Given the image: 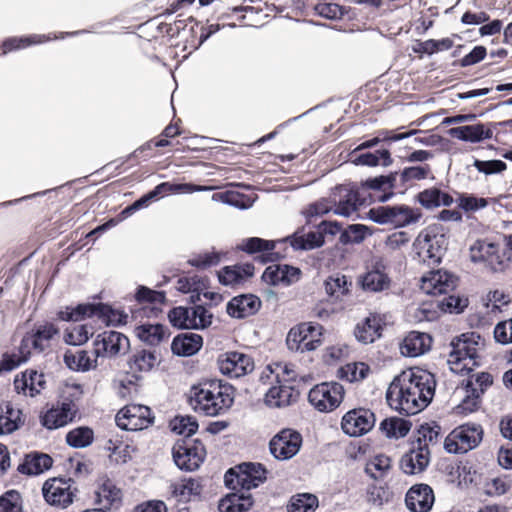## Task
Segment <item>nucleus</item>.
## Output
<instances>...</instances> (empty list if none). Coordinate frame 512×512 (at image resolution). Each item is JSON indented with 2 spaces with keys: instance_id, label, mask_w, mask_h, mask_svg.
Returning <instances> with one entry per match:
<instances>
[{
  "instance_id": "obj_1",
  "label": "nucleus",
  "mask_w": 512,
  "mask_h": 512,
  "mask_svg": "<svg viewBox=\"0 0 512 512\" xmlns=\"http://www.w3.org/2000/svg\"><path fill=\"white\" fill-rule=\"evenodd\" d=\"M434 376L410 368L396 376L386 391L388 405L402 415H415L425 409L435 394Z\"/></svg>"
},
{
  "instance_id": "obj_2",
  "label": "nucleus",
  "mask_w": 512,
  "mask_h": 512,
  "mask_svg": "<svg viewBox=\"0 0 512 512\" xmlns=\"http://www.w3.org/2000/svg\"><path fill=\"white\" fill-rule=\"evenodd\" d=\"M233 402L234 388L217 379L193 386L189 396V403L196 412L212 417L225 413Z\"/></svg>"
},
{
  "instance_id": "obj_3",
  "label": "nucleus",
  "mask_w": 512,
  "mask_h": 512,
  "mask_svg": "<svg viewBox=\"0 0 512 512\" xmlns=\"http://www.w3.org/2000/svg\"><path fill=\"white\" fill-rule=\"evenodd\" d=\"M451 351L448 356V364L453 372H459L463 369L471 371L472 368H467V364L460 365L469 360L472 362V366H479L478 350L484 347V339L477 332H466L455 337L451 343Z\"/></svg>"
},
{
  "instance_id": "obj_4",
  "label": "nucleus",
  "mask_w": 512,
  "mask_h": 512,
  "mask_svg": "<svg viewBox=\"0 0 512 512\" xmlns=\"http://www.w3.org/2000/svg\"><path fill=\"white\" fill-rule=\"evenodd\" d=\"M483 438L479 424H463L455 428L445 439L444 448L448 453L464 454L476 448Z\"/></svg>"
},
{
  "instance_id": "obj_5",
  "label": "nucleus",
  "mask_w": 512,
  "mask_h": 512,
  "mask_svg": "<svg viewBox=\"0 0 512 512\" xmlns=\"http://www.w3.org/2000/svg\"><path fill=\"white\" fill-rule=\"evenodd\" d=\"M172 456L180 470L192 472L203 463L205 449L199 440H179L172 448Z\"/></svg>"
},
{
  "instance_id": "obj_6",
  "label": "nucleus",
  "mask_w": 512,
  "mask_h": 512,
  "mask_svg": "<svg viewBox=\"0 0 512 512\" xmlns=\"http://www.w3.org/2000/svg\"><path fill=\"white\" fill-rule=\"evenodd\" d=\"M344 387L338 382H323L315 385L308 393V400L320 412L336 409L344 398Z\"/></svg>"
},
{
  "instance_id": "obj_7",
  "label": "nucleus",
  "mask_w": 512,
  "mask_h": 512,
  "mask_svg": "<svg viewBox=\"0 0 512 512\" xmlns=\"http://www.w3.org/2000/svg\"><path fill=\"white\" fill-rule=\"evenodd\" d=\"M73 484L71 478L54 477L46 480L42 486L44 500L50 506L67 508L74 501L76 489L72 488Z\"/></svg>"
},
{
  "instance_id": "obj_8",
  "label": "nucleus",
  "mask_w": 512,
  "mask_h": 512,
  "mask_svg": "<svg viewBox=\"0 0 512 512\" xmlns=\"http://www.w3.org/2000/svg\"><path fill=\"white\" fill-rule=\"evenodd\" d=\"M93 346V354L96 357L113 358L125 354L129 350L130 342L123 333L107 330L96 336Z\"/></svg>"
},
{
  "instance_id": "obj_9",
  "label": "nucleus",
  "mask_w": 512,
  "mask_h": 512,
  "mask_svg": "<svg viewBox=\"0 0 512 512\" xmlns=\"http://www.w3.org/2000/svg\"><path fill=\"white\" fill-rule=\"evenodd\" d=\"M116 425L126 431L148 428L154 422L151 409L144 405L131 404L122 408L116 415Z\"/></svg>"
},
{
  "instance_id": "obj_10",
  "label": "nucleus",
  "mask_w": 512,
  "mask_h": 512,
  "mask_svg": "<svg viewBox=\"0 0 512 512\" xmlns=\"http://www.w3.org/2000/svg\"><path fill=\"white\" fill-rule=\"evenodd\" d=\"M301 434L293 429H282L274 435L269 442V451L280 461L293 458L302 446Z\"/></svg>"
},
{
  "instance_id": "obj_11",
  "label": "nucleus",
  "mask_w": 512,
  "mask_h": 512,
  "mask_svg": "<svg viewBox=\"0 0 512 512\" xmlns=\"http://www.w3.org/2000/svg\"><path fill=\"white\" fill-rule=\"evenodd\" d=\"M374 413L365 408L348 411L341 421V427L345 434L358 437L368 433L375 425Z\"/></svg>"
},
{
  "instance_id": "obj_12",
  "label": "nucleus",
  "mask_w": 512,
  "mask_h": 512,
  "mask_svg": "<svg viewBox=\"0 0 512 512\" xmlns=\"http://www.w3.org/2000/svg\"><path fill=\"white\" fill-rule=\"evenodd\" d=\"M218 366L222 374L231 378H239L253 371L254 361L247 354L230 351L218 359Z\"/></svg>"
},
{
  "instance_id": "obj_13",
  "label": "nucleus",
  "mask_w": 512,
  "mask_h": 512,
  "mask_svg": "<svg viewBox=\"0 0 512 512\" xmlns=\"http://www.w3.org/2000/svg\"><path fill=\"white\" fill-rule=\"evenodd\" d=\"M277 243V241L273 240L249 237L243 239L237 246V249L246 252L247 254L262 253L257 257V260L262 264L274 263L284 257L279 251H275Z\"/></svg>"
},
{
  "instance_id": "obj_14",
  "label": "nucleus",
  "mask_w": 512,
  "mask_h": 512,
  "mask_svg": "<svg viewBox=\"0 0 512 512\" xmlns=\"http://www.w3.org/2000/svg\"><path fill=\"white\" fill-rule=\"evenodd\" d=\"M77 411L76 404L72 400L65 399L40 416L41 424L49 430L61 428L74 420Z\"/></svg>"
},
{
  "instance_id": "obj_15",
  "label": "nucleus",
  "mask_w": 512,
  "mask_h": 512,
  "mask_svg": "<svg viewBox=\"0 0 512 512\" xmlns=\"http://www.w3.org/2000/svg\"><path fill=\"white\" fill-rule=\"evenodd\" d=\"M332 203H334V214L349 217L363 204L359 192L345 185L336 186L332 192Z\"/></svg>"
},
{
  "instance_id": "obj_16",
  "label": "nucleus",
  "mask_w": 512,
  "mask_h": 512,
  "mask_svg": "<svg viewBox=\"0 0 512 512\" xmlns=\"http://www.w3.org/2000/svg\"><path fill=\"white\" fill-rule=\"evenodd\" d=\"M421 250L425 252L424 261L428 265H438L447 249V239L444 234L435 233L434 230L428 229L419 235Z\"/></svg>"
},
{
  "instance_id": "obj_17",
  "label": "nucleus",
  "mask_w": 512,
  "mask_h": 512,
  "mask_svg": "<svg viewBox=\"0 0 512 512\" xmlns=\"http://www.w3.org/2000/svg\"><path fill=\"white\" fill-rule=\"evenodd\" d=\"M87 32V30H77L72 32H61L59 35L54 34L53 36H51V34H32L22 37H10L4 40L2 43L3 53L7 54L13 50L23 49L31 45L42 44L54 39H64L66 37L78 36Z\"/></svg>"
},
{
  "instance_id": "obj_18",
  "label": "nucleus",
  "mask_w": 512,
  "mask_h": 512,
  "mask_svg": "<svg viewBox=\"0 0 512 512\" xmlns=\"http://www.w3.org/2000/svg\"><path fill=\"white\" fill-rule=\"evenodd\" d=\"M434 502V492L428 484L413 485L405 496L406 507L411 512H429Z\"/></svg>"
},
{
  "instance_id": "obj_19",
  "label": "nucleus",
  "mask_w": 512,
  "mask_h": 512,
  "mask_svg": "<svg viewBox=\"0 0 512 512\" xmlns=\"http://www.w3.org/2000/svg\"><path fill=\"white\" fill-rule=\"evenodd\" d=\"M13 385L18 394L35 397L45 389V375L37 370L27 369L16 375Z\"/></svg>"
},
{
  "instance_id": "obj_20",
  "label": "nucleus",
  "mask_w": 512,
  "mask_h": 512,
  "mask_svg": "<svg viewBox=\"0 0 512 512\" xmlns=\"http://www.w3.org/2000/svg\"><path fill=\"white\" fill-rule=\"evenodd\" d=\"M429 463V448L418 447L412 443L411 449L401 457L400 468L407 475H416L425 471Z\"/></svg>"
},
{
  "instance_id": "obj_21",
  "label": "nucleus",
  "mask_w": 512,
  "mask_h": 512,
  "mask_svg": "<svg viewBox=\"0 0 512 512\" xmlns=\"http://www.w3.org/2000/svg\"><path fill=\"white\" fill-rule=\"evenodd\" d=\"M261 308V300L254 294H242L233 297L226 306L229 316L243 319L255 315Z\"/></svg>"
},
{
  "instance_id": "obj_22",
  "label": "nucleus",
  "mask_w": 512,
  "mask_h": 512,
  "mask_svg": "<svg viewBox=\"0 0 512 512\" xmlns=\"http://www.w3.org/2000/svg\"><path fill=\"white\" fill-rule=\"evenodd\" d=\"M242 490L249 491L263 484L267 479V470L261 463L244 462L238 465Z\"/></svg>"
},
{
  "instance_id": "obj_23",
  "label": "nucleus",
  "mask_w": 512,
  "mask_h": 512,
  "mask_svg": "<svg viewBox=\"0 0 512 512\" xmlns=\"http://www.w3.org/2000/svg\"><path fill=\"white\" fill-rule=\"evenodd\" d=\"M280 243V241H278ZM281 242H289L295 251H308L324 245L322 232L310 231L304 233V229H298L292 235L287 236Z\"/></svg>"
},
{
  "instance_id": "obj_24",
  "label": "nucleus",
  "mask_w": 512,
  "mask_h": 512,
  "mask_svg": "<svg viewBox=\"0 0 512 512\" xmlns=\"http://www.w3.org/2000/svg\"><path fill=\"white\" fill-rule=\"evenodd\" d=\"M254 266L250 263L225 266L217 272L218 281L229 287H236L252 277Z\"/></svg>"
},
{
  "instance_id": "obj_25",
  "label": "nucleus",
  "mask_w": 512,
  "mask_h": 512,
  "mask_svg": "<svg viewBox=\"0 0 512 512\" xmlns=\"http://www.w3.org/2000/svg\"><path fill=\"white\" fill-rule=\"evenodd\" d=\"M278 385L272 386L265 395V402L271 407H284L291 404L298 396L291 384L283 383L280 380V374L276 373Z\"/></svg>"
},
{
  "instance_id": "obj_26",
  "label": "nucleus",
  "mask_w": 512,
  "mask_h": 512,
  "mask_svg": "<svg viewBox=\"0 0 512 512\" xmlns=\"http://www.w3.org/2000/svg\"><path fill=\"white\" fill-rule=\"evenodd\" d=\"M203 345L201 335L184 332L175 336L171 343V351L174 355L180 357H189L195 355Z\"/></svg>"
},
{
  "instance_id": "obj_27",
  "label": "nucleus",
  "mask_w": 512,
  "mask_h": 512,
  "mask_svg": "<svg viewBox=\"0 0 512 512\" xmlns=\"http://www.w3.org/2000/svg\"><path fill=\"white\" fill-rule=\"evenodd\" d=\"M431 343L432 338L429 334L411 331L402 342L401 353L407 357H418L430 349Z\"/></svg>"
},
{
  "instance_id": "obj_28",
  "label": "nucleus",
  "mask_w": 512,
  "mask_h": 512,
  "mask_svg": "<svg viewBox=\"0 0 512 512\" xmlns=\"http://www.w3.org/2000/svg\"><path fill=\"white\" fill-rule=\"evenodd\" d=\"M311 324H302L298 328H292L287 336L286 342L290 350L313 351L321 343V339H308Z\"/></svg>"
},
{
  "instance_id": "obj_29",
  "label": "nucleus",
  "mask_w": 512,
  "mask_h": 512,
  "mask_svg": "<svg viewBox=\"0 0 512 512\" xmlns=\"http://www.w3.org/2000/svg\"><path fill=\"white\" fill-rule=\"evenodd\" d=\"M53 465V459L46 453L31 452L27 454L22 463L17 467V471L25 475H39L49 470Z\"/></svg>"
},
{
  "instance_id": "obj_30",
  "label": "nucleus",
  "mask_w": 512,
  "mask_h": 512,
  "mask_svg": "<svg viewBox=\"0 0 512 512\" xmlns=\"http://www.w3.org/2000/svg\"><path fill=\"white\" fill-rule=\"evenodd\" d=\"M449 135L461 141L477 143L492 137V130L486 128L484 124L465 125L451 128Z\"/></svg>"
},
{
  "instance_id": "obj_31",
  "label": "nucleus",
  "mask_w": 512,
  "mask_h": 512,
  "mask_svg": "<svg viewBox=\"0 0 512 512\" xmlns=\"http://www.w3.org/2000/svg\"><path fill=\"white\" fill-rule=\"evenodd\" d=\"M32 339V349L38 353L44 352L50 346V341L59 334V328L52 322H44L35 325L31 332H28Z\"/></svg>"
},
{
  "instance_id": "obj_32",
  "label": "nucleus",
  "mask_w": 512,
  "mask_h": 512,
  "mask_svg": "<svg viewBox=\"0 0 512 512\" xmlns=\"http://www.w3.org/2000/svg\"><path fill=\"white\" fill-rule=\"evenodd\" d=\"M388 223L395 227H405L419 220L421 213L407 205H386Z\"/></svg>"
},
{
  "instance_id": "obj_33",
  "label": "nucleus",
  "mask_w": 512,
  "mask_h": 512,
  "mask_svg": "<svg viewBox=\"0 0 512 512\" xmlns=\"http://www.w3.org/2000/svg\"><path fill=\"white\" fill-rule=\"evenodd\" d=\"M254 500L247 492H234L220 499L218 510L220 512H247L252 508Z\"/></svg>"
},
{
  "instance_id": "obj_34",
  "label": "nucleus",
  "mask_w": 512,
  "mask_h": 512,
  "mask_svg": "<svg viewBox=\"0 0 512 512\" xmlns=\"http://www.w3.org/2000/svg\"><path fill=\"white\" fill-rule=\"evenodd\" d=\"M21 414V410L15 409L10 402H2L0 404V435L16 431L22 424Z\"/></svg>"
},
{
  "instance_id": "obj_35",
  "label": "nucleus",
  "mask_w": 512,
  "mask_h": 512,
  "mask_svg": "<svg viewBox=\"0 0 512 512\" xmlns=\"http://www.w3.org/2000/svg\"><path fill=\"white\" fill-rule=\"evenodd\" d=\"M98 358L93 353L89 355L86 350L67 351L64 354V363L71 370L86 372L97 367Z\"/></svg>"
},
{
  "instance_id": "obj_36",
  "label": "nucleus",
  "mask_w": 512,
  "mask_h": 512,
  "mask_svg": "<svg viewBox=\"0 0 512 512\" xmlns=\"http://www.w3.org/2000/svg\"><path fill=\"white\" fill-rule=\"evenodd\" d=\"M121 495V490L111 480L106 479L96 492V502L107 511L120 505Z\"/></svg>"
},
{
  "instance_id": "obj_37",
  "label": "nucleus",
  "mask_w": 512,
  "mask_h": 512,
  "mask_svg": "<svg viewBox=\"0 0 512 512\" xmlns=\"http://www.w3.org/2000/svg\"><path fill=\"white\" fill-rule=\"evenodd\" d=\"M363 290L370 292H381L390 287L391 279L384 271L376 265L372 270L366 272L360 280Z\"/></svg>"
},
{
  "instance_id": "obj_38",
  "label": "nucleus",
  "mask_w": 512,
  "mask_h": 512,
  "mask_svg": "<svg viewBox=\"0 0 512 512\" xmlns=\"http://www.w3.org/2000/svg\"><path fill=\"white\" fill-rule=\"evenodd\" d=\"M98 303H81L75 307L66 306L57 312V318L65 322H79L86 317L97 316Z\"/></svg>"
},
{
  "instance_id": "obj_39",
  "label": "nucleus",
  "mask_w": 512,
  "mask_h": 512,
  "mask_svg": "<svg viewBox=\"0 0 512 512\" xmlns=\"http://www.w3.org/2000/svg\"><path fill=\"white\" fill-rule=\"evenodd\" d=\"M380 330L379 320L375 316H371L367 317L362 323L357 324L354 335L359 342L368 344L381 336Z\"/></svg>"
},
{
  "instance_id": "obj_40",
  "label": "nucleus",
  "mask_w": 512,
  "mask_h": 512,
  "mask_svg": "<svg viewBox=\"0 0 512 512\" xmlns=\"http://www.w3.org/2000/svg\"><path fill=\"white\" fill-rule=\"evenodd\" d=\"M390 151L388 149H380L375 152H365L356 155L352 159V163L357 166L375 167L381 163L382 166L388 167L392 164Z\"/></svg>"
},
{
  "instance_id": "obj_41",
  "label": "nucleus",
  "mask_w": 512,
  "mask_h": 512,
  "mask_svg": "<svg viewBox=\"0 0 512 512\" xmlns=\"http://www.w3.org/2000/svg\"><path fill=\"white\" fill-rule=\"evenodd\" d=\"M170 490L172 496L178 502H188L192 496H197L201 493V486L197 481L189 478L172 483L170 485Z\"/></svg>"
},
{
  "instance_id": "obj_42",
  "label": "nucleus",
  "mask_w": 512,
  "mask_h": 512,
  "mask_svg": "<svg viewBox=\"0 0 512 512\" xmlns=\"http://www.w3.org/2000/svg\"><path fill=\"white\" fill-rule=\"evenodd\" d=\"M411 426L412 423L409 420L398 417H390L384 419L380 423V430L388 438L399 439L405 437L409 433Z\"/></svg>"
},
{
  "instance_id": "obj_43",
  "label": "nucleus",
  "mask_w": 512,
  "mask_h": 512,
  "mask_svg": "<svg viewBox=\"0 0 512 512\" xmlns=\"http://www.w3.org/2000/svg\"><path fill=\"white\" fill-rule=\"evenodd\" d=\"M155 352L149 350H139L135 352L128 360V365L133 373L136 372H149L156 364Z\"/></svg>"
},
{
  "instance_id": "obj_44",
  "label": "nucleus",
  "mask_w": 512,
  "mask_h": 512,
  "mask_svg": "<svg viewBox=\"0 0 512 512\" xmlns=\"http://www.w3.org/2000/svg\"><path fill=\"white\" fill-rule=\"evenodd\" d=\"M351 285L352 283L348 281V278L341 274L331 275L324 282L326 294L335 300L346 295Z\"/></svg>"
},
{
  "instance_id": "obj_45",
  "label": "nucleus",
  "mask_w": 512,
  "mask_h": 512,
  "mask_svg": "<svg viewBox=\"0 0 512 512\" xmlns=\"http://www.w3.org/2000/svg\"><path fill=\"white\" fill-rule=\"evenodd\" d=\"M138 338L151 346H156L165 337V327L162 324H142L136 328Z\"/></svg>"
},
{
  "instance_id": "obj_46",
  "label": "nucleus",
  "mask_w": 512,
  "mask_h": 512,
  "mask_svg": "<svg viewBox=\"0 0 512 512\" xmlns=\"http://www.w3.org/2000/svg\"><path fill=\"white\" fill-rule=\"evenodd\" d=\"M465 391L466 396L456 407V409L457 413L467 415L478 410L480 406L481 395H479L478 389L474 386L472 379H468L466 381Z\"/></svg>"
},
{
  "instance_id": "obj_47",
  "label": "nucleus",
  "mask_w": 512,
  "mask_h": 512,
  "mask_svg": "<svg viewBox=\"0 0 512 512\" xmlns=\"http://www.w3.org/2000/svg\"><path fill=\"white\" fill-rule=\"evenodd\" d=\"M391 469L390 457L379 454L370 459L365 466V473L373 480L384 478Z\"/></svg>"
},
{
  "instance_id": "obj_48",
  "label": "nucleus",
  "mask_w": 512,
  "mask_h": 512,
  "mask_svg": "<svg viewBox=\"0 0 512 512\" xmlns=\"http://www.w3.org/2000/svg\"><path fill=\"white\" fill-rule=\"evenodd\" d=\"M191 312V307H174L168 313L169 322L178 329L193 330L196 322L192 319Z\"/></svg>"
},
{
  "instance_id": "obj_49",
  "label": "nucleus",
  "mask_w": 512,
  "mask_h": 512,
  "mask_svg": "<svg viewBox=\"0 0 512 512\" xmlns=\"http://www.w3.org/2000/svg\"><path fill=\"white\" fill-rule=\"evenodd\" d=\"M371 235V230L364 224H351L340 233L339 242L343 245L352 243L359 244Z\"/></svg>"
},
{
  "instance_id": "obj_50",
  "label": "nucleus",
  "mask_w": 512,
  "mask_h": 512,
  "mask_svg": "<svg viewBox=\"0 0 512 512\" xmlns=\"http://www.w3.org/2000/svg\"><path fill=\"white\" fill-rule=\"evenodd\" d=\"M318 507V498L309 493L292 496L287 504V512H314Z\"/></svg>"
},
{
  "instance_id": "obj_51",
  "label": "nucleus",
  "mask_w": 512,
  "mask_h": 512,
  "mask_svg": "<svg viewBox=\"0 0 512 512\" xmlns=\"http://www.w3.org/2000/svg\"><path fill=\"white\" fill-rule=\"evenodd\" d=\"M93 439V430L86 426L77 427L66 435L67 444L73 448H85L93 442Z\"/></svg>"
},
{
  "instance_id": "obj_52",
  "label": "nucleus",
  "mask_w": 512,
  "mask_h": 512,
  "mask_svg": "<svg viewBox=\"0 0 512 512\" xmlns=\"http://www.w3.org/2000/svg\"><path fill=\"white\" fill-rule=\"evenodd\" d=\"M370 368L363 362L349 363L338 370V377L348 382H356L367 377Z\"/></svg>"
},
{
  "instance_id": "obj_53",
  "label": "nucleus",
  "mask_w": 512,
  "mask_h": 512,
  "mask_svg": "<svg viewBox=\"0 0 512 512\" xmlns=\"http://www.w3.org/2000/svg\"><path fill=\"white\" fill-rule=\"evenodd\" d=\"M97 317L102 319L108 326L125 325L128 319V315L125 312L116 310L104 303H98Z\"/></svg>"
},
{
  "instance_id": "obj_54",
  "label": "nucleus",
  "mask_w": 512,
  "mask_h": 512,
  "mask_svg": "<svg viewBox=\"0 0 512 512\" xmlns=\"http://www.w3.org/2000/svg\"><path fill=\"white\" fill-rule=\"evenodd\" d=\"M441 427L436 424H422L417 430L416 440L413 442L418 447L429 448L430 444H436L440 435Z\"/></svg>"
},
{
  "instance_id": "obj_55",
  "label": "nucleus",
  "mask_w": 512,
  "mask_h": 512,
  "mask_svg": "<svg viewBox=\"0 0 512 512\" xmlns=\"http://www.w3.org/2000/svg\"><path fill=\"white\" fill-rule=\"evenodd\" d=\"M497 245L486 240H477L470 247V259L474 263L488 261L491 256L496 254Z\"/></svg>"
},
{
  "instance_id": "obj_56",
  "label": "nucleus",
  "mask_w": 512,
  "mask_h": 512,
  "mask_svg": "<svg viewBox=\"0 0 512 512\" xmlns=\"http://www.w3.org/2000/svg\"><path fill=\"white\" fill-rule=\"evenodd\" d=\"M170 427L172 432L189 438L197 432L198 423L193 416H176L170 422Z\"/></svg>"
},
{
  "instance_id": "obj_57",
  "label": "nucleus",
  "mask_w": 512,
  "mask_h": 512,
  "mask_svg": "<svg viewBox=\"0 0 512 512\" xmlns=\"http://www.w3.org/2000/svg\"><path fill=\"white\" fill-rule=\"evenodd\" d=\"M422 288L427 294L440 295L447 293V289L450 287L447 277L442 280L440 272L433 273L430 278H423Z\"/></svg>"
},
{
  "instance_id": "obj_58",
  "label": "nucleus",
  "mask_w": 512,
  "mask_h": 512,
  "mask_svg": "<svg viewBox=\"0 0 512 512\" xmlns=\"http://www.w3.org/2000/svg\"><path fill=\"white\" fill-rule=\"evenodd\" d=\"M225 254L218 251L200 253L188 260V263L196 268L205 269L220 263Z\"/></svg>"
},
{
  "instance_id": "obj_59",
  "label": "nucleus",
  "mask_w": 512,
  "mask_h": 512,
  "mask_svg": "<svg viewBox=\"0 0 512 512\" xmlns=\"http://www.w3.org/2000/svg\"><path fill=\"white\" fill-rule=\"evenodd\" d=\"M479 173L486 176L500 174L507 169V164L498 159L493 160H480L474 159L472 164Z\"/></svg>"
},
{
  "instance_id": "obj_60",
  "label": "nucleus",
  "mask_w": 512,
  "mask_h": 512,
  "mask_svg": "<svg viewBox=\"0 0 512 512\" xmlns=\"http://www.w3.org/2000/svg\"><path fill=\"white\" fill-rule=\"evenodd\" d=\"M314 9L318 15L330 20L341 19L347 13L344 6L331 2H320Z\"/></svg>"
},
{
  "instance_id": "obj_61",
  "label": "nucleus",
  "mask_w": 512,
  "mask_h": 512,
  "mask_svg": "<svg viewBox=\"0 0 512 512\" xmlns=\"http://www.w3.org/2000/svg\"><path fill=\"white\" fill-rule=\"evenodd\" d=\"M398 176V172H393L388 175H380L374 178H368L361 182L363 188H368L376 191H381L385 187L392 189Z\"/></svg>"
},
{
  "instance_id": "obj_62",
  "label": "nucleus",
  "mask_w": 512,
  "mask_h": 512,
  "mask_svg": "<svg viewBox=\"0 0 512 512\" xmlns=\"http://www.w3.org/2000/svg\"><path fill=\"white\" fill-rule=\"evenodd\" d=\"M391 493L387 485L372 484L367 489V500L375 506H382L390 500Z\"/></svg>"
},
{
  "instance_id": "obj_63",
  "label": "nucleus",
  "mask_w": 512,
  "mask_h": 512,
  "mask_svg": "<svg viewBox=\"0 0 512 512\" xmlns=\"http://www.w3.org/2000/svg\"><path fill=\"white\" fill-rule=\"evenodd\" d=\"M21 496L15 490L7 491L0 497V512H21Z\"/></svg>"
},
{
  "instance_id": "obj_64",
  "label": "nucleus",
  "mask_w": 512,
  "mask_h": 512,
  "mask_svg": "<svg viewBox=\"0 0 512 512\" xmlns=\"http://www.w3.org/2000/svg\"><path fill=\"white\" fill-rule=\"evenodd\" d=\"M493 334L497 343L502 345L512 343V318L498 322L494 327Z\"/></svg>"
}]
</instances>
